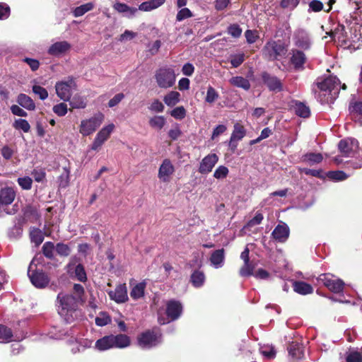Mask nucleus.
Listing matches in <instances>:
<instances>
[{
  "label": "nucleus",
  "instance_id": "obj_1",
  "mask_svg": "<svg viewBox=\"0 0 362 362\" xmlns=\"http://www.w3.org/2000/svg\"><path fill=\"white\" fill-rule=\"evenodd\" d=\"M345 90V84L341 86V82L334 76H329L325 78H317L313 91L315 98L321 103L332 102L337 97L340 88Z\"/></svg>",
  "mask_w": 362,
  "mask_h": 362
},
{
  "label": "nucleus",
  "instance_id": "obj_2",
  "mask_svg": "<svg viewBox=\"0 0 362 362\" xmlns=\"http://www.w3.org/2000/svg\"><path fill=\"white\" fill-rule=\"evenodd\" d=\"M45 244L42 247V252L33 259L29 265L28 274L32 284L37 288H42L45 286Z\"/></svg>",
  "mask_w": 362,
  "mask_h": 362
},
{
  "label": "nucleus",
  "instance_id": "obj_3",
  "mask_svg": "<svg viewBox=\"0 0 362 362\" xmlns=\"http://www.w3.org/2000/svg\"><path fill=\"white\" fill-rule=\"evenodd\" d=\"M59 305L58 313L66 320L71 322L77 316V308L81 303L73 295L59 293L57 296Z\"/></svg>",
  "mask_w": 362,
  "mask_h": 362
},
{
  "label": "nucleus",
  "instance_id": "obj_4",
  "mask_svg": "<svg viewBox=\"0 0 362 362\" xmlns=\"http://www.w3.org/2000/svg\"><path fill=\"white\" fill-rule=\"evenodd\" d=\"M155 80L158 86L167 89L174 86L176 81V75L173 68L163 66L156 70Z\"/></svg>",
  "mask_w": 362,
  "mask_h": 362
},
{
  "label": "nucleus",
  "instance_id": "obj_5",
  "mask_svg": "<svg viewBox=\"0 0 362 362\" xmlns=\"http://www.w3.org/2000/svg\"><path fill=\"white\" fill-rule=\"evenodd\" d=\"M262 52L268 59L278 60L286 54L287 47L280 40H270L266 43Z\"/></svg>",
  "mask_w": 362,
  "mask_h": 362
},
{
  "label": "nucleus",
  "instance_id": "obj_6",
  "mask_svg": "<svg viewBox=\"0 0 362 362\" xmlns=\"http://www.w3.org/2000/svg\"><path fill=\"white\" fill-rule=\"evenodd\" d=\"M105 115L102 112H98L93 117L83 119L79 126V132L83 136L92 134L103 122Z\"/></svg>",
  "mask_w": 362,
  "mask_h": 362
},
{
  "label": "nucleus",
  "instance_id": "obj_7",
  "mask_svg": "<svg viewBox=\"0 0 362 362\" xmlns=\"http://www.w3.org/2000/svg\"><path fill=\"white\" fill-rule=\"evenodd\" d=\"M57 96L64 101L71 99V95L76 90V83L73 78L69 77L65 80L59 81L55 85Z\"/></svg>",
  "mask_w": 362,
  "mask_h": 362
},
{
  "label": "nucleus",
  "instance_id": "obj_8",
  "mask_svg": "<svg viewBox=\"0 0 362 362\" xmlns=\"http://www.w3.org/2000/svg\"><path fill=\"white\" fill-rule=\"evenodd\" d=\"M182 305L180 301L171 300L166 303V314L168 319L158 315V322L160 325H165L170 321L177 320L182 313Z\"/></svg>",
  "mask_w": 362,
  "mask_h": 362
},
{
  "label": "nucleus",
  "instance_id": "obj_9",
  "mask_svg": "<svg viewBox=\"0 0 362 362\" xmlns=\"http://www.w3.org/2000/svg\"><path fill=\"white\" fill-rule=\"evenodd\" d=\"M60 165H62V168L60 172V175L58 177L57 182L60 188H66L69 185L71 170L69 164L67 163V160L64 158H59L57 163H55L54 165L52 167L49 165V168L47 167V170H51L52 169L59 168Z\"/></svg>",
  "mask_w": 362,
  "mask_h": 362
},
{
  "label": "nucleus",
  "instance_id": "obj_10",
  "mask_svg": "<svg viewBox=\"0 0 362 362\" xmlns=\"http://www.w3.org/2000/svg\"><path fill=\"white\" fill-rule=\"evenodd\" d=\"M317 281L322 283L329 291L337 293H341L344 286V283L341 279L329 273L320 274L317 277Z\"/></svg>",
  "mask_w": 362,
  "mask_h": 362
},
{
  "label": "nucleus",
  "instance_id": "obj_11",
  "mask_svg": "<svg viewBox=\"0 0 362 362\" xmlns=\"http://www.w3.org/2000/svg\"><path fill=\"white\" fill-rule=\"evenodd\" d=\"M332 39L340 46L349 45L351 41H355L357 36H349L343 25H337L329 33H327Z\"/></svg>",
  "mask_w": 362,
  "mask_h": 362
},
{
  "label": "nucleus",
  "instance_id": "obj_12",
  "mask_svg": "<svg viewBox=\"0 0 362 362\" xmlns=\"http://www.w3.org/2000/svg\"><path fill=\"white\" fill-rule=\"evenodd\" d=\"M161 342V334L158 331H146L138 338L139 346L143 349H150Z\"/></svg>",
  "mask_w": 362,
  "mask_h": 362
},
{
  "label": "nucleus",
  "instance_id": "obj_13",
  "mask_svg": "<svg viewBox=\"0 0 362 362\" xmlns=\"http://www.w3.org/2000/svg\"><path fill=\"white\" fill-rule=\"evenodd\" d=\"M115 125L110 123L104 126L96 134L90 146L91 150L98 151L108 140L111 134L114 132Z\"/></svg>",
  "mask_w": 362,
  "mask_h": 362
},
{
  "label": "nucleus",
  "instance_id": "obj_14",
  "mask_svg": "<svg viewBox=\"0 0 362 362\" xmlns=\"http://www.w3.org/2000/svg\"><path fill=\"white\" fill-rule=\"evenodd\" d=\"M293 41L296 47L303 50H308L312 45L309 33L302 28L295 30L293 35Z\"/></svg>",
  "mask_w": 362,
  "mask_h": 362
},
{
  "label": "nucleus",
  "instance_id": "obj_15",
  "mask_svg": "<svg viewBox=\"0 0 362 362\" xmlns=\"http://www.w3.org/2000/svg\"><path fill=\"white\" fill-rule=\"evenodd\" d=\"M338 148L344 157H352L358 149V142L356 139L346 138L339 141Z\"/></svg>",
  "mask_w": 362,
  "mask_h": 362
},
{
  "label": "nucleus",
  "instance_id": "obj_16",
  "mask_svg": "<svg viewBox=\"0 0 362 362\" xmlns=\"http://www.w3.org/2000/svg\"><path fill=\"white\" fill-rule=\"evenodd\" d=\"M67 272L71 277L76 278L80 281H86L87 279L86 273L83 266L78 263L76 258H72L67 265Z\"/></svg>",
  "mask_w": 362,
  "mask_h": 362
},
{
  "label": "nucleus",
  "instance_id": "obj_17",
  "mask_svg": "<svg viewBox=\"0 0 362 362\" xmlns=\"http://www.w3.org/2000/svg\"><path fill=\"white\" fill-rule=\"evenodd\" d=\"M218 160L219 158L216 153H209L206 155L200 161L199 173L202 175H207L210 173L218 162Z\"/></svg>",
  "mask_w": 362,
  "mask_h": 362
},
{
  "label": "nucleus",
  "instance_id": "obj_18",
  "mask_svg": "<svg viewBox=\"0 0 362 362\" xmlns=\"http://www.w3.org/2000/svg\"><path fill=\"white\" fill-rule=\"evenodd\" d=\"M174 173L175 167L173 164L170 160L166 158L163 160L159 167L158 177L163 182H169Z\"/></svg>",
  "mask_w": 362,
  "mask_h": 362
},
{
  "label": "nucleus",
  "instance_id": "obj_19",
  "mask_svg": "<svg viewBox=\"0 0 362 362\" xmlns=\"http://www.w3.org/2000/svg\"><path fill=\"white\" fill-rule=\"evenodd\" d=\"M107 294L110 298L117 303H124L129 299L127 288L125 284L117 285L115 290L108 291Z\"/></svg>",
  "mask_w": 362,
  "mask_h": 362
},
{
  "label": "nucleus",
  "instance_id": "obj_20",
  "mask_svg": "<svg viewBox=\"0 0 362 362\" xmlns=\"http://www.w3.org/2000/svg\"><path fill=\"white\" fill-rule=\"evenodd\" d=\"M16 191L11 187H6L0 189V211L11 204L15 199Z\"/></svg>",
  "mask_w": 362,
  "mask_h": 362
},
{
  "label": "nucleus",
  "instance_id": "obj_21",
  "mask_svg": "<svg viewBox=\"0 0 362 362\" xmlns=\"http://www.w3.org/2000/svg\"><path fill=\"white\" fill-rule=\"evenodd\" d=\"M245 134L246 131L244 127L239 123H235L229 141V146L233 151L237 148L238 142L242 140Z\"/></svg>",
  "mask_w": 362,
  "mask_h": 362
},
{
  "label": "nucleus",
  "instance_id": "obj_22",
  "mask_svg": "<svg viewBox=\"0 0 362 362\" xmlns=\"http://www.w3.org/2000/svg\"><path fill=\"white\" fill-rule=\"evenodd\" d=\"M290 230L288 226L282 223L277 225L272 231V235L273 238L279 243H284L289 237Z\"/></svg>",
  "mask_w": 362,
  "mask_h": 362
},
{
  "label": "nucleus",
  "instance_id": "obj_23",
  "mask_svg": "<svg viewBox=\"0 0 362 362\" xmlns=\"http://www.w3.org/2000/svg\"><path fill=\"white\" fill-rule=\"evenodd\" d=\"M54 250L62 256H68L70 253V248L66 244L58 243L54 246V243L47 242V258H52L53 257Z\"/></svg>",
  "mask_w": 362,
  "mask_h": 362
},
{
  "label": "nucleus",
  "instance_id": "obj_24",
  "mask_svg": "<svg viewBox=\"0 0 362 362\" xmlns=\"http://www.w3.org/2000/svg\"><path fill=\"white\" fill-rule=\"evenodd\" d=\"M71 47V46L68 42L59 41L52 44L49 47L48 52L52 55L59 57L68 52Z\"/></svg>",
  "mask_w": 362,
  "mask_h": 362
},
{
  "label": "nucleus",
  "instance_id": "obj_25",
  "mask_svg": "<svg viewBox=\"0 0 362 362\" xmlns=\"http://www.w3.org/2000/svg\"><path fill=\"white\" fill-rule=\"evenodd\" d=\"M306 56L303 51L297 49L291 50V62L296 69H303L306 62Z\"/></svg>",
  "mask_w": 362,
  "mask_h": 362
},
{
  "label": "nucleus",
  "instance_id": "obj_26",
  "mask_svg": "<svg viewBox=\"0 0 362 362\" xmlns=\"http://www.w3.org/2000/svg\"><path fill=\"white\" fill-rule=\"evenodd\" d=\"M113 8L119 13H122L124 16L132 18L136 14L139 8L129 6L124 3L116 2L113 5Z\"/></svg>",
  "mask_w": 362,
  "mask_h": 362
},
{
  "label": "nucleus",
  "instance_id": "obj_27",
  "mask_svg": "<svg viewBox=\"0 0 362 362\" xmlns=\"http://www.w3.org/2000/svg\"><path fill=\"white\" fill-rule=\"evenodd\" d=\"M225 252L223 249L214 251L210 257V262L215 269L221 268L224 264Z\"/></svg>",
  "mask_w": 362,
  "mask_h": 362
},
{
  "label": "nucleus",
  "instance_id": "obj_28",
  "mask_svg": "<svg viewBox=\"0 0 362 362\" xmlns=\"http://www.w3.org/2000/svg\"><path fill=\"white\" fill-rule=\"evenodd\" d=\"M146 283L144 281L134 284L130 291V297L135 300L144 297Z\"/></svg>",
  "mask_w": 362,
  "mask_h": 362
},
{
  "label": "nucleus",
  "instance_id": "obj_29",
  "mask_svg": "<svg viewBox=\"0 0 362 362\" xmlns=\"http://www.w3.org/2000/svg\"><path fill=\"white\" fill-rule=\"evenodd\" d=\"M263 81L270 90L280 91L282 90L281 83L275 76H271L265 74L263 75Z\"/></svg>",
  "mask_w": 362,
  "mask_h": 362
},
{
  "label": "nucleus",
  "instance_id": "obj_30",
  "mask_svg": "<svg viewBox=\"0 0 362 362\" xmlns=\"http://www.w3.org/2000/svg\"><path fill=\"white\" fill-rule=\"evenodd\" d=\"M293 287L294 291L300 295H307L313 292L312 286L304 281H295Z\"/></svg>",
  "mask_w": 362,
  "mask_h": 362
},
{
  "label": "nucleus",
  "instance_id": "obj_31",
  "mask_svg": "<svg viewBox=\"0 0 362 362\" xmlns=\"http://www.w3.org/2000/svg\"><path fill=\"white\" fill-rule=\"evenodd\" d=\"M95 346L99 351H105L114 348L112 335L105 336L97 340Z\"/></svg>",
  "mask_w": 362,
  "mask_h": 362
},
{
  "label": "nucleus",
  "instance_id": "obj_32",
  "mask_svg": "<svg viewBox=\"0 0 362 362\" xmlns=\"http://www.w3.org/2000/svg\"><path fill=\"white\" fill-rule=\"evenodd\" d=\"M114 348L123 349L130 345V339L125 334L112 335Z\"/></svg>",
  "mask_w": 362,
  "mask_h": 362
},
{
  "label": "nucleus",
  "instance_id": "obj_33",
  "mask_svg": "<svg viewBox=\"0 0 362 362\" xmlns=\"http://www.w3.org/2000/svg\"><path fill=\"white\" fill-rule=\"evenodd\" d=\"M165 3V0H150L141 3L139 6V10L143 11H151L156 9Z\"/></svg>",
  "mask_w": 362,
  "mask_h": 362
},
{
  "label": "nucleus",
  "instance_id": "obj_34",
  "mask_svg": "<svg viewBox=\"0 0 362 362\" xmlns=\"http://www.w3.org/2000/svg\"><path fill=\"white\" fill-rule=\"evenodd\" d=\"M30 238L31 243H34L35 247H38L42 243L45 234L40 229L32 228L30 231Z\"/></svg>",
  "mask_w": 362,
  "mask_h": 362
},
{
  "label": "nucleus",
  "instance_id": "obj_35",
  "mask_svg": "<svg viewBox=\"0 0 362 362\" xmlns=\"http://www.w3.org/2000/svg\"><path fill=\"white\" fill-rule=\"evenodd\" d=\"M163 101L168 107H173L180 101V94L177 91H170L163 98Z\"/></svg>",
  "mask_w": 362,
  "mask_h": 362
},
{
  "label": "nucleus",
  "instance_id": "obj_36",
  "mask_svg": "<svg viewBox=\"0 0 362 362\" xmlns=\"http://www.w3.org/2000/svg\"><path fill=\"white\" fill-rule=\"evenodd\" d=\"M17 102L21 106L28 110H33L35 109L34 102L29 96L26 95L25 94H20L18 96Z\"/></svg>",
  "mask_w": 362,
  "mask_h": 362
},
{
  "label": "nucleus",
  "instance_id": "obj_37",
  "mask_svg": "<svg viewBox=\"0 0 362 362\" xmlns=\"http://www.w3.org/2000/svg\"><path fill=\"white\" fill-rule=\"evenodd\" d=\"M191 282L194 287L199 288L205 282V275L199 270L194 271L191 275Z\"/></svg>",
  "mask_w": 362,
  "mask_h": 362
},
{
  "label": "nucleus",
  "instance_id": "obj_38",
  "mask_svg": "<svg viewBox=\"0 0 362 362\" xmlns=\"http://www.w3.org/2000/svg\"><path fill=\"white\" fill-rule=\"evenodd\" d=\"M293 110L296 114L301 117H308L310 114L309 107L300 102L295 103V105H293Z\"/></svg>",
  "mask_w": 362,
  "mask_h": 362
},
{
  "label": "nucleus",
  "instance_id": "obj_39",
  "mask_svg": "<svg viewBox=\"0 0 362 362\" xmlns=\"http://www.w3.org/2000/svg\"><path fill=\"white\" fill-rule=\"evenodd\" d=\"M230 83L239 88H242L245 90H249L250 88V83L249 81L242 76H235L230 79Z\"/></svg>",
  "mask_w": 362,
  "mask_h": 362
},
{
  "label": "nucleus",
  "instance_id": "obj_40",
  "mask_svg": "<svg viewBox=\"0 0 362 362\" xmlns=\"http://www.w3.org/2000/svg\"><path fill=\"white\" fill-rule=\"evenodd\" d=\"M70 105L74 109H83L87 105V101L83 96L75 95L69 102Z\"/></svg>",
  "mask_w": 362,
  "mask_h": 362
},
{
  "label": "nucleus",
  "instance_id": "obj_41",
  "mask_svg": "<svg viewBox=\"0 0 362 362\" xmlns=\"http://www.w3.org/2000/svg\"><path fill=\"white\" fill-rule=\"evenodd\" d=\"M166 121L163 116H153L149 119L150 126L156 129H161L165 125Z\"/></svg>",
  "mask_w": 362,
  "mask_h": 362
},
{
  "label": "nucleus",
  "instance_id": "obj_42",
  "mask_svg": "<svg viewBox=\"0 0 362 362\" xmlns=\"http://www.w3.org/2000/svg\"><path fill=\"white\" fill-rule=\"evenodd\" d=\"M94 8V4L91 2L83 4L80 6L76 7L74 11V16L75 17H79L85 14L89 11H91Z\"/></svg>",
  "mask_w": 362,
  "mask_h": 362
},
{
  "label": "nucleus",
  "instance_id": "obj_43",
  "mask_svg": "<svg viewBox=\"0 0 362 362\" xmlns=\"http://www.w3.org/2000/svg\"><path fill=\"white\" fill-rule=\"evenodd\" d=\"M13 127L17 130H22L23 132L27 133L30 129V125L28 122L24 119H17L13 123Z\"/></svg>",
  "mask_w": 362,
  "mask_h": 362
},
{
  "label": "nucleus",
  "instance_id": "obj_44",
  "mask_svg": "<svg viewBox=\"0 0 362 362\" xmlns=\"http://www.w3.org/2000/svg\"><path fill=\"white\" fill-rule=\"evenodd\" d=\"M12 332L10 329L0 325V343H6L11 340Z\"/></svg>",
  "mask_w": 362,
  "mask_h": 362
},
{
  "label": "nucleus",
  "instance_id": "obj_45",
  "mask_svg": "<svg viewBox=\"0 0 362 362\" xmlns=\"http://www.w3.org/2000/svg\"><path fill=\"white\" fill-rule=\"evenodd\" d=\"M17 182L23 190H29L32 188L33 180L28 176L18 177Z\"/></svg>",
  "mask_w": 362,
  "mask_h": 362
},
{
  "label": "nucleus",
  "instance_id": "obj_46",
  "mask_svg": "<svg viewBox=\"0 0 362 362\" xmlns=\"http://www.w3.org/2000/svg\"><path fill=\"white\" fill-rule=\"evenodd\" d=\"M304 161L308 163L310 165L319 163L322 160V156L320 153H307L304 156Z\"/></svg>",
  "mask_w": 362,
  "mask_h": 362
},
{
  "label": "nucleus",
  "instance_id": "obj_47",
  "mask_svg": "<svg viewBox=\"0 0 362 362\" xmlns=\"http://www.w3.org/2000/svg\"><path fill=\"white\" fill-rule=\"evenodd\" d=\"M24 215L31 221H37L40 216L37 208L32 206L25 208Z\"/></svg>",
  "mask_w": 362,
  "mask_h": 362
},
{
  "label": "nucleus",
  "instance_id": "obj_48",
  "mask_svg": "<svg viewBox=\"0 0 362 362\" xmlns=\"http://www.w3.org/2000/svg\"><path fill=\"white\" fill-rule=\"evenodd\" d=\"M229 173L228 168L225 165H219L214 173V177L217 180L226 178Z\"/></svg>",
  "mask_w": 362,
  "mask_h": 362
},
{
  "label": "nucleus",
  "instance_id": "obj_49",
  "mask_svg": "<svg viewBox=\"0 0 362 362\" xmlns=\"http://www.w3.org/2000/svg\"><path fill=\"white\" fill-rule=\"evenodd\" d=\"M218 98V93L212 86H209L206 91L205 101L208 103H213Z\"/></svg>",
  "mask_w": 362,
  "mask_h": 362
},
{
  "label": "nucleus",
  "instance_id": "obj_50",
  "mask_svg": "<svg viewBox=\"0 0 362 362\" xmlns=\"http://www.w3.org/2000/svg\"><path fill=\"white\" fill-rule=\"evenodd\" d=\"M327 177L334 181H342L348 177L343 171H329L327 173Z\"/></svg>",
  "mask_w": 362,
  "mask_h": 362
},
{
  "label": "nucleus",
  "instance_id": "obj_51",
  "mask_svg": "<svg viewBox=\"0 0 362 362\" xmlns=\"http://www.w3.org/2000/svg\"><path fill=\"white\" fill-rule=\"evenodd\" d=\"M170 115L176 119H182L186 116V110L182 106L177 107L170 112Z\"/></svg>",
  "mask_w": 362,
  "mask_h": 362
},
{
  "label": "nucleus",
  "instance_id": "obj_52",
  "mask_svg": "<svg viewBox=\"0 0 362 362\" xmlns=\"http://www.w3.org/2000/svg\"><path fill=\"white\" fill-rule=\"evenodd\" d=\"M254 267L250 263V262H244L243 266L240 270V274L242 276H251L253 274Z\"/></svg>",
  "mask_w": 362,
  "mask_h": 362
},
{
  "label": "nucleus",
  "instance_id": "obj_53",
  "mask_svg": "<svg viewBox=\"0 0 362 362\" xmlns=\"http://www.w3.org/2000/svg\"><path fill=\"white\" fill-rule=\"evenodd\" d=\"M110 322V317L108 315L105 313H101L100 315L95 318V324L98 326H105Z\"/></svg>",
  "mask_w": 362,
  "mask_h": 362
},
{
  "label": "nucleus",
  "instance_id": "obj_54",
  "mask_svg": "<svg viewBox=\"0 0 362 362\" xmlns=\"http://www.w3.org/2000/svg\"><path fill=\"white\" fill-rule=\"evenodd\" d=\"M67 105L64 103H61L54 106L53 111L59 117L64 116L67 113Z\"/></svg>",
  "mask_w": 362,
  "mask_h": 362
},
{
  "label": "nucleus",
  "instance_id": "obj_55",
  "mask_svg": "<svg viewBox=\"0 0 362 362\" xmlns=\"http://www.w3.org/2000/svg\"><path fill=\"white\" fill-rule=\"evenodd\" d=\"M192 16V13L191 11L187 8H183L180 9L176 16V20L177 21H182L186 18H190Z\"/></svg>",
  "mask_w": 362,
  "mask_h": 362
},
{
  "label": "nucleus",
  "instance_id": "obj_56",
  "mask_svg": "<svg viewBox=\"0 0 362 362\" xmlns=\"http://www.w3.org/2000/svg\"><path fill=\"white\" fill-rule=\"evenodd\" d=\"M93 344L92 341L88 340V339H83L81 340L77 345V347L72 349L73 353H76L77 351H81L85 350L87 348H89Z\"/></svg>",
  "mask_w": 362,
  "mask_h": 362
},
{
  "label": "nucleus",
  "instance_id": "obj_57",
  "mask_svg": "<svg viewBox=\"0 0 362 362\" xmlns=\"http://www.w3.org/2000/svg\"><path fill=\"white\" fill-rule=\"evenodd\" d=\"M74 292L75 298H77L81 303L83 302V296L84 294V288L81 284H75L74 285Z\"/></svg>",
  "mask_w": 362,
  "mask_h": 362
},
{
  "label": "nucleus",
  "instance_id": "obj_58",
  "mask_svg": "<svg viewBox=\"0 0 362 362\" xmlns=\"http://www.w3.org/2000/svg\"><path fill=\"white\" fill-rule=\"evenodd\" d=\"M247 42L249 44L254 43L259 37L258 32L256 30H247L245 33Z\"/></svg>",
  "mask_w": 362,
  "mask_h": 362
},
{
  "label": "nucleus",
  "instance_id": "obj_59",
  "mask_svg": "<svg viewBox=\"0 0 362 362\" xmlns=\"http://www.w3.org/2000/svg\"><path fill=\"white\" fill-rule=\"evenodd\" d=\"M323 4L318 0H313L309 3L308 11L320 12L323 9Z\"/></svg>",
  "mask_w": 362,
  "mask_h": 362
},
{
  "label": "nucleus",
  "instance_id": "obj_60",
  "mask_svg": "<svg viewBox=\"0 0 362 362\" xmlns=\"http://www.w3.org/2000/svg\"><path fill=\"white\" fill-rule=\"evenodd\" d=\"M346 362H362V355L356 351H350L347 354Z\"/></svg>",
  "mask_w": 362,
  "mask_h": 362
},
{
  "label": "nucleus",
  "instance_id": "obj_61",
  "mask_svg": "<svg viewBox=\"0 0 362 362\" xmlns=\"http://www.w3.org/2000/svg\"><path fill=\"white\" fill-rule=\"evenodd\" d=\"M245 55L243 53L233 55L231 57L230 63L235 68L238 67L244 62Z\"/></svg>",
  "mask_w": 362,
  "mask_h": 362
},
{
  "label": "nucleus",
  "instance_id": "obj_62",
  "mask_svg": "<svg viewBox=\"0 0 362 362\" xmlns=\"http://www.w3.org/2000/svg\"><path fill=\"white\" fill-rule=\"evenodd\" d=\"M149 110L155 112H162L164 110V105L158 100H154L149 107Z\"/></svg>",
  "mask_w": 362,
  "mask_h": 362
},
{
  "label": "nucleus",
  "instance_id": "obj_63",
  "mask_svg": "<svg viewBox=\"0 0 362 362\" xmlns=\"http://www.w3.org/2000/svg\"><path fill=\"white\" fill-rule=\"evenodd\" d=\"M228 33L233 37H239L242 33V29L238 25L233 24L228 27Z\"/></svg>",
  "mask_w": 362,
  "mask_h": 362
},
{
  "label": "nucleus",
  "instance_id": "obj_64",
  "mask_svg": "<svg viewBox=\"0 0 362 362\" xmlns=\"http://www.w3.org/2000/svg\"><path fill=\"white\" fill-rule=\"evenodd\" d=\"M262 354L267 358H271L274 357L276 352L272 346H264L260 349Z\"/></svg>",
  "mask_w": 362,
  "mask_h": 362
}]
</instances>
